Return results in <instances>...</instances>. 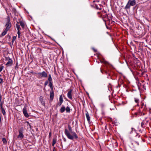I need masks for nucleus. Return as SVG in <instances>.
Wrapping results in <instances>:
<instances>
[{
    "label": "nucleus",
    "instance_id": "49530a36",
    "mask_svg": "<svg viewBox=\"0 0 151 151\" xmlns=\"http://www.w3.org/2000/svg\"><path fill=\"white\" fill-rule=\"evenodd\" d=\"M150 113L151 112V109H150Z\"/></svg>",
    "mask_w": 151,
    "mask_h": 151
},
{
    "label": "nucleus",
    "instance_id": "f704fd0d",
    "mask_svg": "<svg viewBox=\"0 0 151 151\" xmlns=\"http://www.w3.org/2000/svg\"><path fill=\"white\" fill-rule=\"evenodd\" d=\"M92 49L95 52H97V50L95 49L94 48H93Z\"/></svg>",
    "mask_w": 151,
    "mask_h": 151
},
{
    "label": "nucleus",
    "instance_id": "9b49d317",
    "mask_svg": "<svg viewBox=\"0 0 151 151\" xmlns=\"http://www.w3.org/2000/svg\"><path fill=\"white\" fill-rule=\"evenodd\" d=\"M132 144L134 147L137 146L139 145V143L138 142L134 141H132Z\"/></svg>",
    "mask_w": 151,
    "mask_h": 151
},
{
    "label": "nucleus",
    "instance_id": "393cba45",
    "mask_svg": "<svg viewBox=\"0 0 151 151\" xmlns=\"http://www.w3.org/2000/svg\"><path fill=\"white\" fill-rule=\"evenodd\" d=\"M68 128L69 130V132H74L72 131V129H71V127L70 126H69Z\"/></svg>",
    "mask_w": 151,
    "mask_h": 151
},
{
    "label": "nucleus",
    "instance_id": "423d86ee",
    "mask_svg": "<svg viewBox=\"0 0 151 151\" xmlns=\"http://www.w3.org/2000/svg\"><path fill=\"white\" fill-rule=\"evenodd\" d=\"M12 64V60L10 58L8 59V61L6 64L7 66H11Z\"/></svg>",
    "mask_w": 151,
    "mask_h": 151
},
{
    "label": "nucleus",
    "instance_id": "4468645a",
    "mask_svg": "<svg viewBox=\"0 0 151 151\" xmlns=\"http://www.w3.org/2000/svg\"><path fill=\"white\" fill-rule=\"evenodd\" d=\"M24 137V135L23 133H19V135L18 136V138H20L21 139H22Z\"/></svg>",
    "mask_w": 151,
    "mask_h": 151
},
{
    "label": "nucleus",
    "instance_id": "58836bf2",
    "mask_svg": "<svg viewBox=\"0 0 151 151\" xmlns=\"http://www.w3.org/2000/svg\"><path fill=\"white\" fill-rule=\"evenodd\" d=\"M1 96L0 95V103L1 102Z\"/></svg>",
    "mask_w": 151,
    "mask_h": 151
},
{
    "label": "nucleus",
    "instance_id": "dca6fc26",
    "mask_svg": "<svg viewBox=\"0 0 151 151\" xmlns=\"http://www.w3.org/2000/svg\"><path fill=\"white\" fill-rule=\"evenodd\" d=\"M19 23L21 26L23 28L24 26V22L23 21H20Z\"/></svg>",
    "mask_w": 151,
    "mask_h": 151
},
{
    "label": "nucleus",
    "instance_id": "f257e3e1",
    "mask_svg": "<svg viewBox=\"0 0 151 151\" xmlns=\"http://www.w3.org/2000/svg\"><path fill=\"white\" fill-rule=\"evenodd\" d=\"M65 133L67 137L69 139L73 140L74 139H77L78 138L75 132H69L67 129H65Z\"/></svg>",
    "mask_w": 151,
    "mask_h": 151
},
{
    "label": "nucleus",
    "instance_id": "79ce46f5",
    "mask_svg": "<svg viewBox=\"0 0 151 151\" xmlns=\"http://www.w3.org/2000/svg\"><path fill=\"white\" fill-rule=\"evenodd\" d=\"M132 131H133V130H134V131H135V129L133 128H132Z\"/></svg>",
    "mask_w": 151,
    "mask_h": 151
},
{
    "label": "nucleus",
    "instance_id": "cd10ccee",
    "mask_svg": "<svg viewBox=\"0 0 151 151\" xmlns=\"http://www.w3.org/2000/svg\"><path fill=\"white\" fill-rule=\"evenodd\" d=\"M16 38V36H14L13 37V39L12 40V42H13L14 40H15Z\"/></svg>",
    "mask_w": 151,
    "mask_h": 151
},
{
    "label": "nucleus",
    "instance_id": "6e6552de",
    "mask_svg": "<svg viewBox=\"0 0 151 151\" xmlns=\"http://www.w3.org/2000/svg\"><path fill=\"white\" fill-rule=\"evenodd\" d=\"M54 92L53 90H51L50 93V98L52 100L54 98Z\"/></svg>",
    "mask_w": 151,
    "mask_h": 151
},
{
    "label": "nucleus",
    "instance_id": "a211bd4d",
    "mask_svg": "<svg viewBox=\"0 0 151 151\" xmlns=\"http://www.w3.org/2000/svg\"><path fill=\"white\" fill-rule=\"evenodd\" d=\"M48 81H49V82H52V78L50 74L49 75V77L48 79Z\"/></svg>",
    "mask_w": 151,
    "mask_h": 151
},
{
    "label": "nucleus",
    "instance_id": "09e8293b",
    "mask_svg": "<svg viewBox=\"0 0 151 151\" xmlns=\"http://www.w3.org/2000/svg\"><path fill=\"white\" fill-rule=\"evenodd\" d=\"M50 134H51V133H49V135H50Z\"/></svg>",
    "mask_w": 151,
    "mask_h": 151
},
{
    "label": "nucleus",
    "instance_id": "f3484780",
    "mask_svg": "<svg viewBox=\"0 0 151 151\" xmlns=\"http://www.w3.org/2000/svg\"><path fill=\"white\" fill-rule=\"evenodd\" d=\"M49 86L50 87V88L51 89V90H53L52 85V82H49Z\"/></svg>",
    "mask_w": 151,
    "mask_h": 151
},
{
    "label": "nucleus",
    "instance_id": "39448f33",
    "mask_svg": "<svg viewBox=\"0 0 151 151\" xmlns=\"http://www.w3.org/2000/svg\"><path fill=\"white\" fill-rule=\"evenodd\" d=\"M23 112L24 116L27 117L28 118L29 116V115L27 113V108L26 106H24L23 109Z\"/></svg>",
    "mask_w": 151,
    "mask_h": 151
},
{
    "label": "nucleus",
    "instance_id": "2f4dec72",
    "mask_svg": "<svg viewBox=\"0 0 151 151\" xmlns=\"http://www.w3.org/2000/svg\"><path fill=\"white\" fill-rule=\"evenodd\" d=\"M31 73H32L33 74H36L37 75V73H36V72H35L33 71H32L31 72Z\"/></svg>",
    "mask_w": 151,
    "mask_h": 151
},
{
    "label": "nucleus",
    "instance_id": "a18cd8bd",
    "mask_svg": "<svg viewBox=\"0 0 151 151\" xmlns=\"http://www.w3.org/2000/svg\"><path fill=\"white\" fill-rule=\"evenodd\" d=\"M1 116H0V122H1Z\"/></svg>",
    "mask_w": 151,
    "mask_h": 151
},
{
    "label": "nucleus",
    "instance_id": "c03bdc74",
    "mask_svg": "<svg viewBox=\"0 0 151 151\" xmlns=\"http://www.w3.org/2000/svg\"><path fill=\"white\" fill-rule=\"evenodd\" d=\"M53 151H56L55 149V147L53 149Z\"/></svg>",
    "mask_w": 151,
    "mask_h": 151
},
{
    "label": "nucleus",
    "instance_id": "5701e85b",
    "mask_svg": "<svg viewBox=\"0 0 151 151\" xmlns=\"http://www.w3.org/2000/svg\"><path fill=\"white\" fill-rule=\"evenodd\" d=\"M56 143V140L55 139H53L52 140V145L54 146Z\"/></svg>",
    "mask_w": 151,
    "mask_h": 151
},
{
    "label": "nucleus",
    "instance_id": "f03ea898",
    "mask_svg": "<svg viewBox=\"0 0 151 151\" xmlns=\"http://www.w3.org/2000/svg\"><path fill=\"white\" fill-rule=\"evenodd\" d=\"M136 1L134 0H129L127 3L124 9L126 10L129 9L131 6H134L136 4Z\"/></svg>",
    "mask_w": 151,
    "mask_h": 151
},
{
    "label": "nucleus",
    "instance_id": "a878e982",
    "mask_svg": "<svg viewBox=\"0 0 151 151\" xmlns=\"http://www.w3.org/2000/svg\"><path fill=\"white\" fill-rule=\"evenodd\" d=\"M103 71H104V72H105V73H106V74H108L109 75V70H108V71H106V70H104Z\"/></svg>",
    "mask_w": 151,
    "mask_h": 151
},
{
    "label": "nucleus",
    "instance_id": "f8f14e48",
    "mask_svg": "<svg viewBox=\"0 0 151 151\" xmlns=\"http://www.w3.org/2000/svg\"><path fill=\"white\" fill-rule=\"evenodd\" d=\"M100 61L101 63H103L105 64L107 68L108 67V65H110V63L104 60L103 61Z\"/></svg>",
    "mask_w": 151,
    "mask_h": 151
},
{
    "label": "nucleus",
    "instance_id": "e433bc0d",
    "mask_svg": "<svg viewBox=\"0 0 151 151\" xmlns=\"http://www.w3.org/2000/svg\"><path fill=\"white\" fill-rule=\"evenodd\" d=\"M144 125V123L143 122H142L141 123V127H143Z\"/></svg>",
    "mask_w": 151,
    "mask_h": 151
},
{
    "label": "nucleus",
    "instance_id": "c756f323",
    "mask_svg": "<svg viewBox=\"0 0 151 151\" xmlns=\"http://www.w3.org/2000/svg\"><path fill=\"white\" fill-rule=\"evenodd\" d=\"M62 103H60V102L58 103L57 105V106H61V104H62Z\"/></svg>",
    "mask_w": 151,
    "mask_h": 151
},
{
    "label": "nucleus",
    "instance_id": "1a4fd4ad",
    "mask_svg": "<svg viewBox=\"0 0 151 151\" xmlns=\"http://www.w3.org/2000/svg\"><path fill=\"white\" fill-rule=\"evenodd\" d=\"M86 111V116L87 119L88 121V122H89L90 121V117L89 116L88 113V111Z\"/></svg>",
    "mask_w": 151,
    "mask_h": 151
},
{
    "label": "nucleus",
    "instance_id": "de8ad7c7",
    "mask_svg": "<svg viewBox=\"0 0 151 151\" xmlns=\"http://www.w3.org/2000/svg\"><path fill=\"white\" fill-rule=\"evenodd\" d=\"M1 75L0 74V77H1Z\"/></svg>",
    "mask_w": 151,
    "mask_h": 151
},
{
    "label": "nucleus",
    "instance_id": "ddd939ff",
    "mask_svg": "<svg viewBox=\"0 0 151 151\" xmlns=\"http://www.w3.org/2000/svg\"><path fill=\"white\" fill-rule=\"evenodd\" d=\"M65 107L63 106H62V107H61V109H60V111L62 113L65 110Z\"/></svg>",
    "mask_w": 151,
    "mask_h": 151
},
{
    "label": "nucleus",
    "instance_id": "473e14b6",
    "mask_svg": "<svg viewBox=\"0 0 151 151\" xmlns=\"http://www.w3.org/2000/svg\"><path fill=\"white\" fill-rule=\"evenodd\" d=\"M48 83V82L47 81H46L45 83H44V85L45 86H46L47 84Z\"/></svg>",
    "mask_w": 151,
    "mask_h": 151
},
{
    "label": "nucleus",
    "instance_id": "a19ab883",
    "mask_svg": "<svg viewBox=\"0 0 151 151\" xmlns=\"http://www.w3.org/2000/svg\"><path fill=\"white\" fill-rule=\"evenodd\" d=\"M97 13H98V14H100V15H101V13L100 12H98Z\"/></svg>",
    "mask_w": 151,
    "mask_h": 151
},
{
    "label": "nucleus",
    "instance_id": "b1692460",
    "mask_svg": "<svg viewBox=\"0 0 151 151\" xmlns=\"http://www.w3.org/2000/svg\"><path fill=\"white\" fill-rule=\"evenodd\" d=\"M3 68L4 66L2 65H1V66L0 67V72L2 71Z\"/></svg>",
    "mask_w": 151,
    "mask_h": 151
},
{
    "label": "nucleus",
    "instance_id": "37998d69",
    "mask_svg": "<svg viewBox=\"0 0 151 151\" xmlns=\"http://www.w3.org/2000/svg\"><path fill=\"white\" fill-rule=\"evenodd\" d=\"M100 70H101V72L102 73H103V70H102L101 69H100Z\"/></svg>",
    "mask_w": 151,
    "mask_h": 151
},
{
    "label": "nucleus",
    "instance_id": "20e7f679",
    "mask_svg": "<svg viewBox=\"0 0 151 151\" xmlns=\"http://www.w3.org/2000/svg\"><path fill=\"white\" fill-rule=\"evenodd\" d=\"M37 74V77L39 79L42 78H46L47 76V73L45 71H42V72L38 73Z\"/></svg>",
    "mask_w": 151,
    "mask_h": 151
},
{
    "label": "nucleus",
    "instance_id": "2eb2a0df",
    "mask_svg": "<svg viewBox=\"0 0 151 151\" xmlns=\"http://www.w3.org/2000/svg\"><path fill=\"white\" fill-rule=\"evenodd\" d=\"M59 102L61 103H63V97L62 95H61L59 97Z\"/></svg>",
    "mask_w": 151,
    "mask_h": 151
},
{
    "label": "nucleus",
    "instance_id": "4c0bfd02",
    "mask_svg": "<svg viewBox=\"0 0 151 151\" xmlns=\"http://www.w3.org/2000/svg\"><path fill=\"white\" fill-rule=\"evenodd\" d=\"M3 81V79L1 78H0V83H1Z\"/></svg>",
    "mask_w": 151,
    "mask_h": 151
},
{
    "label": "nucleus",
    "instance_id": "4be33fe9",
    "mask_svg": "<svg viewBox=\"0 0 151 151\" xmlns=\"http://www.w3.org/2000/svg\"><path fill=\"white\" fill-rule=\"evenodd\" d=\"M2 141L3 142V143L4 144H6V143L7 141L5 139V138H3L2 139Z\"/></svg>",
    "mask_w": 151,
    "mask_h": 151
},
{
    "label": "nucleus",
    "instance_id": "9d476101",
    "mask_svg": "<svg viewBox=\"0 0 151 151\" xmlns=\"http://www.w3.org/2000/svg\"><path fill=\"white\" fill-rule=\"evenodd\" d=\"M0 107L1 108V112L5 116L6 115V112H5V109L2 107V105H1Z\"/></svg>",
    "mask_w": 151,
    "mask_h": 151
},
{
    "label": "nucleus",
    "instance_id": "bb28decb",
    "mask_svg": "<svg viewBox=\"0 0 151 151\" xmlns=\"http://www.w3.org/2000/svg\"><path fill=\"white\" fill-rule=\"evenodd\" d=\"M17 34L18 35V38H19L20 36V31H18Z\"/></svg>",
    "mask_w": 151,
    "mask_h": 151
},
{
    "label": "nucleus",
    "instance_id": "412c9836",
    "mask_svg": "<svg viewBox=\"0 0 151 151\" xmlns=\"http://www.w3.org/2000/svg\"><path fill=\"white\" fill-rule=\"evenodd\" d=\"M24 131V129L23 127L21 128L19 130V133H23V131Z\"/></svg>",
    "mask_w": 151,
    "mask_h": 151
},
{
    "label": "nucleus",
    "instance_id": "7ed1b4c3",
    "mask_svg": "<svg viewBox=\"0 0 151 151\" xmlns=\"http://www.w3.org/2000/svg\"><path fill=\"white\" fill-rule=\"evenodd\" d=\"M6 27L5 29L0 35V37L4 36L6 34L7 32L11 27V23L9 22V19L8 20L6 24Z\"/></svg>",
    "mask_w": 151,
    "mask_h": 151
},
{
    "label": "nucleus",
    "instance_id": "72a5a7b5",
    "mask_svg": "<svg viewBox=\"0 0 151 151\" xmlns=\"http://www.w3.org/2000/svg\"><path fill=\"white\" fill-rule=\"evenodd\" d=\"M40 101H42L43 100V98L42 96H40Z\"/></svg>",
    "mask_w": 151,
    "mask_h": 151
},
{
    "label": "nucleus",
    "instance_id": "6ab92c4d",
    "mask_svg": "<svg viewBox=\"0 0 151 151\" xmlns=\"http://www.w3.org/2000/svg\"><path fill=\"white\" fill-rule=\"evenodd\" d=\"M65 110L67 112H70V109L68 106L66 107Z\"/></svg>",
    "mask_w": 151,
    "mask_h": 151
},
{
    "label": "nucleus",
    "instance_id": "aec40b11",
    "mask_svg": "<svg viewBox=\"0 0 151 151\" xmlns=\"http://www.w3.org/2000/svg\"><path fill=\"white\" fill-rule=\"evenodd\" d=\"M16 27L18 31H20V26L17 24H16Z\"/></svg>",
    "mask_w": 151,
    "mask_h": 151
},
{
    "label": "nucleus",
    "instance_id": "c85d7f7f",
    "mask_svg": "<svg viewBox=\"0 0 151 151\" xmlns=\"http://www.w3.org/2000/svg\"><path fill=\"white\" fill-rule=\"evenodd\" d=\"M96 9H99L100 10H101V7H100V8H99L98 7V6L97 5H96Z\"/></svg>",
    "mask_w": 151,
    "mask_h": 151
},
{
    "label": "nucleus",
    "instance_id": "c9c22d12",
    "mask_svg": "<svg viewBox=\"0 0 151 151\" xmlns=\"http://www.w3.org/2000/svg\"><path fill=\"white\" fill-rule=\"evenodd\" d=\"M25 123L27 124V125L30 126V124L27 121Z\"/></svg>",
    "mask_w": 151,
    "mask_h": 151
},
{
    "label": "nucleus",
    "instance_id": "0eeeda50",
    "mask_svg": "<svg viewBox=\"0 0 151 151\" xmlns=\"http://www.w3.org/2000/svg\"><path fill=\"white\" fill-rule=\"evenodd\" d=\"M67 96L70 99H72V90H71L69 91L67 94Z\"/></svg>",
    "mask_w": 151,
    "mask_h": 151
},
{
    "label": "nucleus",
    "instance_id": "ea45409f",
    "mask_svg": "<svg viewBox=\"0 0 151 151\" xmlns=\"http://www.w3.org/2000/svg\"><path fill=\"white\" fill-rule=\"evenodd\" d=\"M140 136V135H138V134H137V135L136 136V137H139Z\"/></svg>",
    "mask_w": 151,
    "mask_h": 151
},
{
    "label": "nucleus",
    "instance_id": "7c9ffc66",
    "mask_svg": "<svg viewBox=\"0 0 151 151\" xmlns=\"http://www.w3.org/2000/svg\"><path fill=\"white\" fill-rule=\"evenodd\" d=\"M134 99H135V102L137 103L139 102V100L138 99H136V98H135Z\"/></svg>",
    "mask_w": 151,
    "mask_h": 151
}]
</instances>
